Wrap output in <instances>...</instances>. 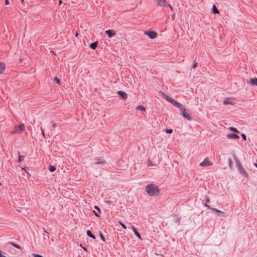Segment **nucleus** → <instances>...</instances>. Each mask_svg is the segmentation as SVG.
<instances>
[{"mask_svg": "<svg viewBox=\"0 0 257 257\" xmlns=\"http://www.w3.org/2000/svg\"><path fill=\"white\" fill-rule=\"evenodd\" d=\"M223 103L225 105H228L230 104L231 103V102L230 101V99H226L224 100Z\"/></svg>", "mask_w": 257, "mask_h": 257, "instance_id": "obj_19", "label": "nucleus"}, {"mask_svg": "<svg viewBox=\"0 0 257 257\" xmlns=\"http://www.w3.org/2000/svg\"><path fill=\"white\" fill-rule=\"evenodd\" d=\"M24 156H22L20 155L19 157V161L21 162L24 160Z\"/></svg>", "mask_w": 257, "mask_h": 257, "instance_id": "obj_28", "label": "nucleus"}, {"mask_svg": "<svg viewBox=\"0 0 257 257\" xmlns=\"http://www.w3.org/2000/svg\"><path fill=\"white\" fill-rule=\"evenodd\" d=\"M5 70V65L4 63H0V74L4 73Z\"/></svg>", "mask_w": 257, "mask_h": 257, "instance_id": "obj_12", "label": "nucleus"}, {"mask_svg": "<svg viewBox=\"0 0 257 257\" xmlns=\"http://www.w3.org/2000/svg\"><path fill=\"white\" fill-rule=\"evenodd\" d=\"M9 243L11 244V245H12L13 246H14L15 247H17L18 248H21V247L19 245H18L17 244H15V243H14L13 242H10Z\"/></svg>", "mask_w": 257, "mask_h": 257, "instance_id": "obj_24", "label": "nucleus"}, {"mask_svg": "<svg viewBox=\"0 0 257 257\" xmlns=\"http://www.w3.org/2000/svg\"><path fill=\"white\" fill-rule=\"evenodd\" d=\"M172 132H173V131H172V129H168V128H167V129H166V130H165V132H166V133H168V134H171V133H172Z\"/></svg>", "mask_w": 257, "mask_h": 257, "instance_id": "obj_27", "label": "nucleus"}, {"mask_svg": "<svg viewBox=\"0 0 257 257\" xmlns=\"http://www.w3.org/2000/svg\"><path fill=\"white\" fill-rule=\"evenodd\" d=\"M145 190L148 194L151 196H157L160 193L158 187L154 184H149L146 186Z\"/></svg>", "mask_w": 257, "mask_h": 257, "instance_id": "obj_1", "label": "nucleus"}, {"mask_svg": "<svg viewBox=\"0 0 257 257\" xmlns=\"http://www.w3.org/2000/svg\"><path fill=\"white\" fill-rule=\"evenodd\" d=\"M9 4L8 0H6L5 1V4L6 5H8Z\"/></svg>", "mask_w": 257, "mask_h": 257, "instance_id": "obj_38", "label": "nucleus"}, {"mask_svg": "<svg viewBox=\"0 0 257 257\" xmlns=\"http://www.w3.org/2000/svg\"><path fill=\"white\" fill-rule=\"evenodd\" d=\"M80 246L82 247V248H83L84 250L86 251V248L85 247H83V246H82V245H81V244H80Z\"/></svg>", "mask_w": 257, "mask_h": 257, "instance_id": "obj_40", "label": "nucleus"}, {"mask_svg": "<svg viewBox=\"0 0 257 257\" xmlns=\"http://www.w3.org/2000/svg\"><path fill=\"white\" fill-rule=\"evenodd\" d=\"M49 170L50 172H52L56 170V167L54 166H50L49 167Z\"/></svg>", "mask_w": 257, "mask_h": 257, "instance_id": "obj_20", "label": "nucleus"}, {"mask_svg": "<svg viewBox=\"0 0 257 257\" xmlns=\"http://www.w3.org/2000/svg\"><path fill=\"white\" fill-rule=\"evenodd\" d=\"M158 6H164L166 5V0H156Z\"/></svg>", "mask_w": 257, "mask_h": 257, "instance_id": "obj_10", "label": "nucleus"}, {"mask_svg": "<svg viewBox=\"0 0 257 257\" xmlns=\"http://www.w3.org/2000/svg\"><path fill=\"white\" fill-rule=\"evenodd\" d=\"M136 109L137 110H139L140 111H145V108L142 106V105H139L137 107Z\"/></svg>", "mask_w": 257, "mask_h": 257, "instance_id": "obj_16", "label": "nucleus"}, {"mask_svg": "<svg viewBox=\"0 0 257 257\" xmlns=\"http://www.w3.org/2000/svg\"><path fill=\"white\" fill-rule=\"evenodd\" d=\"M119 223L121 225V226L124 228V229H126V225L122 223L121 222L119 221Z\"/></svg>", "mask_w": 257, "mask_h": 257, "instance_id": "obj_29", "label": "nucleus"}, {"mask_svg": "<svg viewBox=\"0 0 257 257\" xmlns=\"http://www.w3.org/2000/svg\"><path fill=\"white\" fill-rule=\"evenodd\" d=\"M93 212L94 213L95 215L97 216H98V215L97 213V212H95V211H93Z\"/></svg>", "mask_w": 257, "mask_h": 257, "instance_id": "obj_39", "label": "nucleus"}, {"mask_svg": "<svg viewBox=\"0 0 257 257\" xmlns=\"http://www.w3.org/2000/svg\"><path fill=\"white\" fill-rule=\"evenodd\" d=\"M41 132H42L43 136L44 137H45V133H44V130L42 127H41Z\"/></svg>", "mask_w": 257, "mask_h": 257, "instance_id": "obj_31", "label": "nucleus"}, {"mask_svg": "<svg viewBox=\"0 0 257 257\" xmlns=\"http://www.w3.org/2000/svg\"><path fill=\"white\" fill-rule=\"evenodd\" d=\"M104 163V161L101 159H96L95 164H103Z\"/></svg>", "mask_w": 257, "mask_h": 257, "instance_id": "obj_14", "label": "nucleus"}, {"mask_svg": "<svg viewBox=\"0 0 257 257\" xmlns=\"http://www.w3.org/2000/svg\"><path fill=\"white\" fill-rule=\"evenodd\" d=\"M159 93L166 99V100L171 102L173 105L180 109V110L182 109L184 107L181 103L174 100L163 91H160Z\"/></svg>", "mask_w": 257, "mask_h": 257, "instance_id": "obj_2", "label": "nucleus"}, {"mask_svg": "<svg viewBox=\"0 0 257 257\" xmlns=\"http://www.w3.org/2000/svg\"><path fill=\"white\" fill-rule=\"evenodd\" d=\"M250 83L252 85L257 86V78H252L250 80Z\"/></svg>", "mask_w": 257, "mask_h": 257, "instance_id": "obj_13", "label": "nucleus"}, {"mask_svg": "<svg viewBox=\"0 0 257 257\" xmlns=\"http://www.w3.org/2000/svg\"><path fill=\"white\" fill-rule=\"evenodd\" d=\"M56 123H53V127H56Z\"/></svg>", "mask_w": 257, "mask_h": 257, "instance_id": "obj_41", "label": "nucleus"}, {"mask_svg": "<svg viewBox=\"0 0 257 257\" xmlns=\"http://www.w3.org/2000/svg\"><path fill=\"white\" fill-rule=\"evenodd\" d=\"M181 114L183 116V117L188 120H191L192 119V117L190 113H189L186 109L184 107L182 109L180 110Z\"/></svg>", "mask_w": 257, "mask_h": 257, "instance_id": "obj_3", "label": "nucleus"}, {"mask_svg": "<svg viewBox=\"0 0 257 257\" xmlns=\"http://www.w3.org/2000/svg\"><path fill=\"white\" fill-rule=\"evenodd\" d=\"M94 208L98 211V212H100L99 208L97 206H95Z\"/></svg>", "mask_w": 257, "mask_h": 257, "instance_id": "obj_33", "label": "nucleus"}, {"mask_svg": "<svg viewBox=\"0 0 257 257\" xmlns=\"http://www.w3.org/2000/svg\"><path fill=\"white\" fill-rule=\"evenodd\" d=\"M78 36V33L77 32H76V33L75 34V36L77 37Z\"/></svg>", "mask_w": 257, "mask_h": 257, "instance_id": "obj_44", "label": "nucleus"}, {"mask_svg": "<svg viewBox=\"0 0 257 257\" xmlns=\"http://www.w3.org/2000/svg\"><path fill=\"white\" fill-rule=\"evenodd\" d=\"M25 128V125L24 124H20L19 125L16 126L12 132L13 134H20L22 133Z\"/></svg>", "mask_w": 257, "mask_h": 257, "instance_id": "obj_4", "label": "nucleus"}, {"mask_svg": "<svg viewBox=\"0 0 257 257\" xmlns=\"http://www.w3.org/2000/svg\"><path fill=\"white\" fill-rule=\"evenodd\" d=\"M23 2H24V0H22V2L23 3Z\"/></svg>", "mask_w": 257, "mask_h": 257, "instance_id": "obj_47", "label": "nucleus"}, {"mask_svg": "<svg viewBox=\"0 0 257 257\" xmlns=\"http://www.w3.org/2000/svg\"><path fill=\"white\" fill-rule=\"evenodd\" d=\"M241 135V137H242V138H243V139L244 140H246V136H245V134H242Z\"/></svg>", "mask_w": 257, "mask_h": 257, "instance_id": "obj_32", "label": "nucleus"}, {"mask_svg": "<svg viewBox=\"0 0 257 257\" xmlns=\"http://www.w3.org/2000/svg\"><path fill=\"white\" fill-rule=\"evenodd\" d=\"M87 235L89 236L90 237L93 238V239H95V237L94 236V235L91 233V232L90 231V230H88L87 231Z\"/></svg>", "mask_w": 257, "mask_h": 257, "instance_id": "obj_15", "label": "nucleus"}, {"mask_svg": "<svg viewBox=\"0 0 257 257\" xmlns=\"http://www.w3.org/2000/svg\"><path fill=\"white\" fill-rule=\"evenodd\" d=\"M145 34L148 36L152 39H155L157 37V34L154 31L145 32Z\"/></svg>", "mask_w": 257, "mask_h": 257, "instance_id": "obj_7", "label": "nucleus"}, {"mask_svg": "<svg viewBox=\"0 0 257 257\" xmlns=\"http://www.w3.org/2000/svg\"><path fill=\"white\" fill-rule=\"evenodd\" d=\"M237 169H238V170L239 173L241 175H242L245 177H247V173L246 172V171H245L244 168L242 167V166L241 165V164L239 162L237 163Z\"/></svg>", "mask_w": 257, "mask_h": 257, "instance_id": "obj_5", "label": "nucleus"}, {"mask_svg": "<svg viewBox=\"0 0 257 257\" xmlns=\"http://www.w3.org/2000/svg\"><path fill=\"white\" fill-rule=\"evenodd\" d=\"M166 5L167 6H168L170 8H171V9H172V7L170 4H167V3H166Z\"/></svg>", "mask_w": 257, "mask_h": 257, "instance_id": "obj_36", "label": "nucleus"}, {"mask_svg": "<svg viewBox=\"0 0 257 257\" xmlns=\"http://www.w3.org/2000/svg\"><path fill=\"white\" fill-rule=\"evenodd\" d=\"M97 42H94L90 44V47L91 49L94 50L97 47Z\"/></svg>", "mask_w": 257, "mask_h": 257, "instance_id": "obj_17", "label": "nucleus"}, {"mask_svg": "<svg viewBox=\"0 0 257 257\" xmlns=\"http://www.w3.org/2000/svg\"><path fill=\"white\" fill-rule=\"evenodd\" d=\"M228 129L230 131H233V132H236V133L239 132L238 131L236 128L233 127H229Z\"/></svg>", "mask_w": 257, "mask_h": 257, "instance_id": "obj_22", "label": "nucleus"}, {"mask_svg": "<svg viewBox=\"0 0 257 257\" xmlns=\"http://www.w3.org/2000/svg\"><path fill=\"white\" fill-rule=\"evenodd\" d=\"M213 12L215 14H219V10L216 8L215 5L213 6Z\"/></svg>", "mask_w": 257, "mask_h": 257, "instance_id": "obj_18", "label": "nucleus"}, {"mask_svg": "<svg viewBox=\"0 0 257 257\" xmlns=\"http://www.w3.org/2000/svg\"><path fill=\"white\" fill-rule=\"evenodd\" d=\"M106 203L107 204H110V203H111V201H106Z\"/></svg>", "mask_w": 257, "mask_h": 257, "instance_id": "obj_42", "label": "nucleus"}, {"mask_svg": "<svg viewBox=\"0 0 257 257\" xmlns=\"http://www.w3.org/2000/svg\"><path fill=\"white\" fill-rule=\"evenodd\" d=\"M254 165V166L257 168V164H256V163H255Z\"/></svg>", "mask_w": 257, "mask_h": 257, "instance_id": "obj_45", "label": "nucleus"}, {"mask_svg": "<svg viewBox=\"0 0 257 257\" xmlns=\"http://www.w3.org/2000/svg\"><path fill=\"white\" fill-rule=\"evenodd\" d=\"M204 206L206 207H207L209 209H211V208L208 205L207 203H204Z\"/></svg>", "mask_w": 257, "mask_h": 257, "instance_id": "obj_34", "label": "nucleus"}, {"mask_svg": "<svg viewBox=\"0 0 257 257\" xmlns=\"http://www.w3.org/2000/svg\"><path fill=\"white\" fill-rule=\"evenodd\" d=\"M62 1H61V0H59V4H62Z\"/></svg>", "mask_w": 257, "mask_h": 257, "instance_id": "obj_43", "label": "nucleus"}, {"mask_svg": "<svg viewBox=\"0 0 257 257\" xmlns=\"http://www.w3.org/2000/svg\"><path fill=\"white\" fill-rule=\"evenodd\" d=\"M100 237H101V239H102L103 241H104V240H104V238L102 234H100Z\"/></svg>", "mask_w": 257, "mask_h": 257, "instance_id": "obj_37", "label": "nucleus"}, {"mask_svg": "<svg viewBox=\"0 0 257 257\" xmlns=\"http://www.w3.org/2000/svg\"><path fill=\"white\" fill-rule=\"evenodd\" d=\"M227 137L228 139H238L239 138V136L237 135L234 134V133L228 134L227 135Z\"/></svg>", "mask_w": 257, "mask_h": 257, "instance_id": "obj_9", "label": "nucleus"}, {"mask_svg": "<svg viewBox=\"0 0 257 257\" xmlns=\"http://www.w3.org/2000/svg\"><path fill=\"white\" fill-rule=\"evenodd\" d=\"M197 65V63L196 61H194L192 65V67L194 69L196 68Z\"/></svg>", "mask_w": 257, "mask_h": 257, "instance_id": "obj_23", "label": "nucleus"}, {"mask_svg": "<svg viewBox=\"0 0 257 257\" xmlns=\"http://www.w3.org/2000/svg\"><path fill=\"white\" fill-rule=\"evenodd\" d=\"M117 93L123 99H126L127 97V94L123 91H118Z\"/></svg>", "mask_w": 257, "mask_h": 257, "instance_id": "obj_11", "label": "nucleus"}, {"mask_svg": "<svg viewBox=\"0 0 257 257\" xmlns=\"http://www.w3.org/2000/svg\"><path fill=\"white\" fill-rule=\"evenodd\" d=\"M131 228L133 230L134 232L135 231V230H137L135 227L133 225H132L131 226Z\"/></svg>", "mask_w": 257, "mask_h": 257, "instance_id": "obj_35", "label": "nucleus"}, {"mask_svg": "<svg viewBox=\"0 0 257 257\" xmlns=\"http://www.w3.org/2000/svg\"><path fill=\"white\" fill-rule=\"evenodd\" d=\"M33 256L34 257H43L41 255L33 253Z\"/></svg>", "mask_w": 257, "mask_h": 257, "instance_id": "obj_30", "label": "nucleus"}, {"mask_svg": "<svg viewBox=\"0 0 257 257\" xmlns=\"http://www.w3.org/2000/svg\"><path fill=\"white\" fill-rule=\"evenodd\" d=\"M54 80L56 82V83L58 84H60V80L59 78H58L57 77H55L54 78Z\"/></svg>", "mask_w": 257, "mask_h": 257, "instance_id": "obj_26", "label": "nucleus"}, {"mask_svg": "<svg viewBox=\"0 0 257 257\" xmlns=\"http://www.w3.org/2000/svg\"><path fill=\"white\" fill-rule=\"evenodd\" d=\"M1 185V183H0V185Z\"/></svg>", "mask_w": 257, "mask_h": 257, "instance_id": "obj_48", "label": "nucleus"}, {"mask_svg": "<svg viewBox=\"0 0 257 257\" xmlns=\"http://www.w3.org/2000/svg\"><path fill=\"white\" fill-rule=\"evenodd\" d=\"M212 165V163L209 161L208 158H205L202 162H201L199 165L201 167L210 166Z\"/></svg>", "mask_w": 257, "mask_h": 257, "instance_id": "obj_6", "label": "nucleus"}, {"mask_svg": "<svg viewBox=\"0 0 257 257\" xmlns=\"http://www.w3.org/2000/svg\"><path fill=\"white\" fill-rule=\"evenodd\" d=\"M134 233L139 238L142 239L141 236L137 230H135Z\"/></svg>", "mask_w": 257, "mask_h": 257, "instance_id": "obj_21", "label": "nucleus"}, {"mask_svg": "<svg viewBox=\"0 0 257 257\" xmlns=\"http://www.w3.org/2000/svg\"><path fill=\"white\" fill-rule=\"evenodd\" d=\"M211 209L213 211H214L216 212H220V213H223V212H222L221 211L218 210V209H217L215 208H211Z\"/></svg>", "mask_w": 257, "mask_h": 257, "instance_id": "obj_25", "label": "nucleus"}, {"mask_svg": "<svg viewBox=\"0 0 257 257\" xmlns=\"http://www.w3.org/2000/svg\"><path fill=\"white\" fill-rule=\"evenodd\" d=\"M206 201H207V202H209V199L208 198V199H207Z\"/></svg>", "mask_w": 257, "mask_h": 257, "instance_id": "obj_46", "label": "nucleus"}, {"mask_svg": "<svg viewBox=\"0 0 257 257\" xmlns=\"http://www.w3.org/2000/svg\"><path fill=\"white\" fill-rule=\"evenodd\" d=\"M105 33L109 38H111L116 35L115 31L112 30H106Z\"/></svg>", "mask_w": 257, "mask_h": 257, "instance_id": "obj_8", "label": "nucleus"}]
</instances>
